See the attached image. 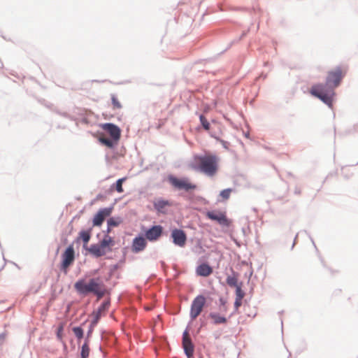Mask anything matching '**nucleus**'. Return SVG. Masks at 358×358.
<instances>
[{
    "mask_svg": "<svg viewBox=\"0 0 358 358\" xmlns=\"http://www.w3.org/2000/svg\"><path fill=\"white\" fill-rule=\"evenodd\" d=\"M127 180V178H120L119 180H117V182H115V184H113L112 186H111V189H113V187L115 188V190L118 192V193H122L124 192V189H123V187H122V184L124 182H125Z\"/></svg>",
    "mask_w": 358,
    "mask_h": 358,
    "instance_id": "412c9836",
    "label": "nucleus"
},
{
    "mask_svg": "<svg viewBox=\"0 0 358 358\" xmlns=\"http://www.w3.org/2000/svg\"><path fill=\"white\" fill-rule=\"evenodd\" d=\"M62 268H68L74 261L75 252L72 245H69L62 255Z\"/></svg>",
    "mask_w": 358,
    "mask_h": 358,
    "instance_id": "9d476101",
    "label": "nucleus"
},
{
    "mask_svg": "<svg viewBox=\"0 0 358 358\" xmlns=\"http://www.w3.org/2000/svg\"><path fill=\"white\" fill-rule=\"evenodd\" d=\"M79 235H80V238L84 242V247H85L87 245V244L88 243L90 239V237H91L90 231H81L80 232Z\"/></svg>",
    "mask_w": 358,
    "mask_h": 358,
    "instance_id": "4be33fe9",
    "label": "nucleus"
},
{
    "mask_svg": "<svg viewBox=\"0 0 358 358\" xmlns=\"http://www.w3.org/2000/svg\"><path fill=\"white\" fill-rule=\"evenodd\" d=\"M206 299L203 295H198L192 302L189 317L192 320H194L201 313L206 305Z\"/></svg>",
    "mask_w": 358,
    "mask_h": 358,
    "instance_id": "20e7f679",
    "label": "nucleus"
},
{
    "mask_svg": "<svg viewBox=\"0 0 358 358\" xmlns=\"http://www.w3.org/2000/svg\"><path fill=\"white\" fill-rule=\"evenodd\" d=\"M90 355V347L87 343L83 345L81 348V358H88Z\"/></svg>",
    "mask_w": 358,
    "mask_h": 358,
    "instance_id": "b1692460",
    "label": "nucleus"
},
{
    "mask_svg": "<svg viewBox=\"0 0 358 358\" xmlns=\"http://www.w3.org/2000/svg\"><path fill=\"white\" fill-rule=\"evenodd\" d=\"M206 217L211 220L216 221L219 224L224 227H229L231 224L224 212L217 210L208 211Z\"/></svg>",
    "mask_w": 358,
    "mask_h": 358,
    "instance_id": "423d86ee",
    "label": "nucleus"
},
{
    "mask_svg": "<svg viewBox=\"0 0 358 358\" xmlns=\"http://www.w3.org/2000/svg\"><path fill=\"white\" fill-rule=\"evenodd\" d=\"M210 319H212L213 324H226L227 320L225 317L221 316L217 313H211L209 315Z\"/></svg>",
    "mask_w": 358,
    "mask_h": 358,
    "instance_id": "f3484780",
    "label": "nucleus"
},
{
    "mask_svg": "<svg viewBox=\"0 0 358 358\" xmlns=\"http://www.w3.org/2000/svg\"><path fill=\"white\" fill-rule=\"evenodd\" d=\"M99 244L102 246L103 248L108 250L110 245H113V240L110 236L106 235L104 236Z\"/></svg>",
    "mask_w": 358,
    "mask_h": 358,
    "instance_id": "6ab92c4d",
    "label": "nucleus"
},
{
    "mask_svg": "<svg viewBox=\"0 0 358 358\" xmlns=\"http://www.w3.org/2000/svg\"><path fill=\"white\" fill-rule=\"evenodd\" d=\"M99 140L102 144L110 148H113L117 143L115 142L113 138L110 139L104 136L99 137Z\"/></svg>",
    "mask_w": 358,
    "mask_h": 358,
    "instance_id": "aec40b11",
    "label": "nucleus"
},
{
    "mask_svg": "<svg viewBox=\"0 0 358 358\" xmlns=\"http://www.w3.org/2000/svg\"><path fill=\"white\" fill-rule=\"evenodd\" d=\"M74 287L78 293L84 295L94 293L100 298L104 294L103 285L99 278H92L88 282L80 279L75 283Z\"/></svg>",
    "mask_w": 358,
    "mask_h": 358,
    "instance_id": "7ed1b4c3",
    "label": "nucleus"
},
{
    "mask_svg": "<svg viewBox=\"0 0 358 358\" xmlns=\"http://www.w3.org/2000/svg\"><path fill=\"white\" fill-rule=\"evenodd\" d=\"M200 121H201V123L203 127L206 130H209V129H210V124L208 122L207 119L203 115H201L200 116Z\"/></svg>",
    "mask_w": 358,
    "mask_h": 358,
    "instance_id": "c756f323",
    "label": "nucleus"
},
{
    "mask_svg": "<svg viewBox=\"0 0 358 358\" xmlns=\"http://www.w3.org/2000/svg\"><path fill=\"white\" fill-rule=\"evenodd\" d=\"M232 192L231 189H225L222 191H221L220 196L224 200H227L229 198L230 194Z\"/></svg>",
    "mask_w": 358,
    "mask_h": 358,
    "instance_id": "cd10ccee",
    "label": "nucleus"
},
{
    "mask_svg": "<svg viewBox=\"0 0 358 358\" xmlns=\"http://www.w3.org/2000/svg\"><path fill=\"white\" fill-rule=\"evenodd\" d=\"M7 334L6 333H3L0 334V345H3L6 338Z\"/></svg>",
    "mask_w": 358,
    "mask_h": 358,
    "instance_id": "473e14b6",
    "label": "nucleus"
},
{
    "mask_svg": "<svg viewBox=\"0 0 358 358\" xmlns=\"http://www.w3.org/2000/svg\"><path fill=\"white\" fill-rule=\"evenodd\" d=\"M146 245V241L143 237H136L133 241L132 250L135 252H138L143 250Z\"/></svg>",
    "mask_w": 358,
    "mask_h": 358,
    "instance_id": "4468645a",
    "label": "nucleus"
},
{
    "mask_svg": "<svg viewBox=\"0 0 358 358\" xmlns=\"http://www.w3.org/2000/svg\"><path fill=\"white\" fill-rule=\"evenodd\" d=\"M73 331L75 336L78 339H80L83 337V330L81 327H73Z\"/></svg>",
    "mask_w": 358,
    "mask_h": 358,
    "instance_id": "bb28decb",
    "label": "nucleus"
},
{
    "mask_svg": "<svg viewBox=\"0 0 358 358\" xmlns=\"http://www.w3.org/2000/svg\"><path fill=\"white\" fill-rule=\"evenodd\" d=\"M112 210V208H105L100 209L94 217L93 225H101L106 217H108L111 214Z\"/></svg>",
    "mask_w": 358,
    "mask_h": 358,
    "instance_id": "1a4fd4ad",
    "label": "nucleus"
},
{
    "mask_svg": "<svg viewBox=\"0 0 358 358\" xmlns=\"http://www.w3.org/2000/svg\"><path fill=\"white\" fill-rule=\"evenodd\" d=\"M89 252L96 257H101L106 254L108 250H105L100 244H94L88 249Z\"/></svg>",
    "mask_w": 358,
    "mask_h": 358,
    "instance_id": "dca6fc26",
    "label": "nucleus"
},
{
    "mask_svg": "<svg viewBox=\"0 0 358 358\" xmlns=\"http://www.w3.org/2000/svg\"><path fill=\"white\" fill-rule=\"evenodd\" d=\"M102 129L107 131L115 142H117L120 138V129L113 124L106 123L102 125Z\"/></svg>",
    "mask_w": 358,
    "mask_h": 358,
    "instance_id": "9b49d317",
    "label": "nucleus"
},
{
    "mask_svg": "<svg viewBox=\"0 0 358 358\" xmlns=\"http://www.w3.org/2000/svg\"><path fill=\"white\" fill-rule=\"evenodd\" d=\"M196 273L198 275L202 277H208L213 273V268L207 264H201L197 266Z\"/></svg>",
    "mask_w": 358,
    "mask_h": 358,
    "instance_id": "2eb2a0df",
    "label": "nucleus"
},
{
    "mask_svg": "<svg viewBox=\"0 0 358 358\" xmlns=\"http://www.w3.org/2000/svg\"><path fill=\"white\" fill-rule=\"evenodd\" d=\"M346 73V70L340 66L328 72L325 84H315L310 89V94L320 99L329 107H332L334 90Z\"/></svg>",
    "mask_w": 358,
    "mask_h": 358,
    "instance_id": "f257e3e1",
    "label": "nucleus"
},
{
    "mask_svg": "<svg viewBox=\"0 0 358 358\" xmlns=\"http://www.w3.org/2000/svg\"><path fill=\"white\" fill-rule=\"evenodd\" d=\"M111 100H112V104H113V108L116 109H120L122 108V104L117 97L115 94L111 95Z\"/></svg>",
    "mask_w": 358,
    "mask_h": 358,
    "instance_id": "393cba45",
    "label": "nucleus"
},
{
    "mask_svg": "<svg viewBox=\"0 0 358 358\" xmlns=\"http://www.w3.org/2000/svg\"><path fill=\"white\" fill-rule=\"evenodd\" d=\"M169 181L173 187L178 189L189 191L196 188V185L192 183L188 178H178L171 176L169 177Z\"/></svg>",
    "mask_w": 358,
    "mask_h": 358,
    "instance_id": "39448f33",
    "label": "nucleus"
},
{
    "mask_svg": "<svg viewBox=\"0 0 358 358\" xmlns=\"http://www.w3.org/2000/svg\"><path fill=\"white\" fill-rule=\"evenodd\" d=\"M219 158L213 154L195 155L189 166L191 169L200 171L208 176H213L218 170Z\"/></svg>",
    "mask_w": 358,
    "mask_h": 358,
    "instance_id": "f03ea898",
    "label": "nucleus"
},
{
    "mask_svg": "<svg viewBox=\"0 0 358 358\" xmlns=\"http://www.w3.org/2000/svg\"><path fill=\"white\" fill-rule=\"evenodd\" d=\"M245 296L244 292L241 289V286H237L236 287V298L238 299H243Z\"/></svg>",
    "mask_w": 358,
    "mask_h": 358,
    "instance_id": "c85d7f7f",
    "label": "nucleus"
},
{
    "mask_svg": "<svg viewBox=\"0 0 358 358\" xmlns=\"http://www.w3.org/2000/svg\"><path fill=\"white\" fill-rule=\"evenodd\" d=\"M162 230L160 225L153 226L145 232L146 238L151 241L157 240L161 236Z\"/></svg>",
    "mask_w": 358,
    "mask_h": 358,
    "instance_id": "f8f14e48",
    "label": "nucleus"
},
{
    "mask_svg": "<svg viewBox=\"0 0 358 358\" xmlns=\"http://www.w3.org/2000/svg\"><path fill=\"white\" fill-rule=\"evenodd\" d=\"M182 347L187 357H192L194 348L187 330H185L182 334Z\"/></svg>",
    "mask_w": 358,
    "mask_h": 358,
    "instance_id": "6e6552de",
    "label": "nucleus"
},
{
    "mask_svg": "<svg viewBox=\"0 0 358 358\" xmlns=\"http://www.w3.org/2000/svg\"><path fill=\"white\" fill-rule=\"evenodd\" d=\"M227 283L230 287H236L237 286H239L240 285L238 283V279L236 276H229L227 278Z\"/></svg>",
    "mask_w": 358,
    "mask_h": 358,
    "instance_id": "5701e85b",
    "label": "nucleus"
},
{
    "mask_svg": "<svg viewBox=\"0 0 358 358\" xmlns=\"http://www.w3.org/2000/svg\"><path fill=\"white\" fill-rule=\"evenodd\" d=\"M110 306L109 301H105L103 302L100 307L98 308L97 311L94 312L93 313L94 315V320H92V323L93 325H95L99 322V319L101 318L102 313L106 311Z\"/></svg>",
    "mask_w": 358,
    "mask_h": 358,
    "instance_id": "ddd939ff",
    "label": "nucleus"
},
{
    "mask_svg": "<svg viewBox=\"0 0 358 358\" xmlns=\"http://www.w3.org/2000/svg\"><path fill=\"white\" fill-rule=\"evenodd\" d=\"M170 206L171 203H169V201L164 199H159L154 203V206L155 209L160 212H162L166 207Z\"/></svg>",
    "mask_w": 358,
    "mask_h": 358,
    "instance_id": "a211bd4d",
    "label": "nucleus"
},
{
    "mask_svg": "<svg viewBox=\"0 0 358 358\" xmlns=\"http://www.w3.org/2000/svg\"><path fill=\"white\" fill-rule=\"evenodd\" d=\"M64 327V323H61L57 328V336L58 338L60 340L63 337Z\"/></svg>",
    "mask_w": 358,
    "mask_h": 358,
    "instance_id": "7c9ffc66",
    "label": "nucleus"
},
{
    "mask_svg": "<svg viewBox=\"0 0 358 358\" xmlns=\"http://www.w3.org/2000/svg\"><path fill=\"white\" fill-rule=\"evenodd\" d=\"M242 304V299H238L236 298L235 302H234V306L236 310L239 308V307Z\"/></svg>",
    "mask_w": 358,
    "mask_h": 358,
    "instance_id": "2f4dec72",
    "label": "nucleus"
},
{
    "mask_svg": "<svg viewBox=\"0 0 358 358\" xmlns=\"http://www.w3.org/2000/svg\"><path fill=\"white\" fill-rule=\"evenodd\" d=\"M173 242L175 245L183 248L187 242V236L184 231L178 229H174L171 235Z\"/></svg>",
    "mask_w": 358,
    "mask_h": 358,
    "instance_id": "0eeeda50",
    "label": "nucleus"
},
{
    "mask_svg": "<svg viewBox=\"0 0 358 358\" xmlns=\"http://www.w3.org/2000/svg\"><path fill=\"white\" fill-rule=\"evenodd\" d=\"M120 223H121V220L120 218L110 217L108 220V228L113 227H117Z\"/></svg>",
    "mask_w": 358,
    "mask_h": 358,
    "instance_id": "a878e982",
    "label": "nucleus"
}]
</instances>
